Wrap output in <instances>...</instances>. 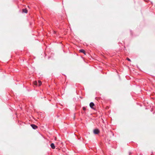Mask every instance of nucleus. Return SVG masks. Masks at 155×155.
<instances>
[{"mask_svg":"<svg viewBox=\"0 0 155 155\" xmlns=\"http://www.w3.org/2000/svg\"><path fill=\"white\" fill-rule=\"evenodd\" d=\"M27 12H28V11H27V10L26 9H23V12L24 13H27Z\"/></svg>","mask_w":155,"mask_h":155,"instance_id":"423d86ee","label":"nucleus"},{"mask_svg":"<svg viewBox=\"0 0 155 155\" xmlns=\"http://www.w3.org/2000/svg\"><path fill=\"white\" fill-rule=\"evenodd\" d=\"M94 104L92 103V102H91V103H90V107L91 108H93V107L94 106Z\"/></svg>","mask_w":155,"mask_h":155,"instance_id":"7ed1b4c3","label":"nucleus"},{"mask_svg":"<svg viewBox=\"0 0 155 155\" xmlns=\"http://www.w3.org/2000/svg\"><path fill=\"white\" fill-rule=\"evenodd\" d=\"M83 109H84V110H85V108H84V107H83Z\"/></svg>","mask_w":155,"mask_h":155,"instance_id":"9d476101","label":"nucleus"},{"mask_svg":"<svg viewBox=\"0 0 155 155\" xmlns=\"http://www.w3.org/2000/svg\"><path fill=\"white\" fill-rule=\"evenodd\" d=\"M31 126L34 129H35L37 128V127L35 125L31 124Z\"/></svg>","mask_w":155,"mask_h":155,"instance_id":"f03ea898","label":"nucleus"},{"mask_svg":"<svg viewBox=\"0 0 155 155\" xmlns=\"http://www.w3.org/2000/svg\"><path fill=\"white\" fill-rule=\"evenodd\" d=\"M38 86H41L42 84V83L41 81H38Z\"/></svg>","mask_w":155,"mask_h":155,"instance_id":"6e6552de","label":"nucleus"},{"mask_svg":"<svg viewBox=\"0 0 155 155\" xmlns=\"http://www.w3.org/2000/svg\"><path fill=\"white\" fill-rule=\"evenodd\" d=\"M79 51L81 52H82L83 53H84V54H86L85 53V51L84 50H83V49H81L79 50Z\"/></svg>","mask_w":155,"mask_h":155,"instance_id":"39448f33","label":"nucleus"},{"mask_svg":"<svg viewBox=\"0 0 155 155\" xmlns=\"http://www.w3.org/2000/svg\"><path fill=\"white\" fill-rule=\"evenodd\" d=\"M33 84L35 85L36 86H37V85H38V83H37V81H34L33 82Z\"/></svg>","mask_w":155,"mask_h":155,"instance_id":"0eeeda50","label":"nucleus"},{"mask_svg":"<svg viewBox=\"0 0 155 155\" xmlns=\"http://www.w3.org/2000/svg\"><path fill=\"white\" fill-rule=\"evenodd\" d=\"M127 60H128V61H131L130 60L129 58H127Z\"/></svg>","mask_w":155,"mask_h":155,"instance_id":"1a4fd4ad","label":"nucleus"},{"mask_svg":"<svg viewBox=\"0 0 155 155\" xmlns=\"http://www.w3.org/2000/svg\"><path fill=\"white\" fill-rule=\"evenodd\" d=\"M99 130L97 129H94L93 130L94 133L95 134H97L99 133Z\"/></svg>","mask_w":155,"mask_h":155,"instance_id":"f257e3e1","label":"nucleus"},{"mask_svg":"<svg viewBox=\"0 0 155 155\" xmlns=\"http://www.w3.org/2000/svg\"><path fill=\"white\" fill-rule=\"evenodd\" d=\"M51 146L52 148L53 149H54L55 148V146H54V143H52L51 144Z\"/></svg>","mask_w":155,"mask_h":155,"instance_id":"20e7f679","label":"nucleus"}]
</instances>
